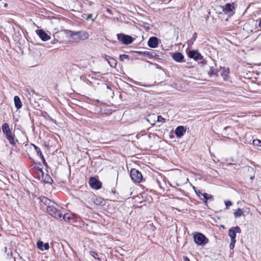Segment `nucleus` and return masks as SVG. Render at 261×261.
Masks as SVG:
<instances>
[{
    "label": "nucleus",
    "mask_w": 261,
    "mask_h": 261,
    "mask_svg": "<svg viewBox=\"0 0 261 261\" xmlns=\"http://www.w3.org/2000/svg\"><path fill=\"white\" fill-rule=\"evenodd\" d=\"M233 9H234V7L233 6V4H226L225 5L224 10L226 12H232Z\"/></svg>",
    "instance_id": "6ab92c4d"
},
{
    "label": "nucleus",
    "mask_w": 261,
    "mask_h": 261,
    "mask_svg": "<svg viewBox=\"0 0 261 261\" xmlns=\"http://www.w3.org/2000/svg\"><path fill=\"white\" fill-rule=\"evenodd\" d=\"M258 25H259V27L261 28V19L259 21Z\"/></svg>",
    "instance_id": "58836bf2"
},
{
    "label": "nucleus",
    "mask_w": 261,
    "mask_h": 261,
    "mask_svg": "<svg viewBox=\"0 0 261 261\" xmlns=\"http://www.w3.org/2000/svg\"><path fill=\"white\" fill-rule=\"evenodd\" d=\"M158 39L156 37H150L148 41V45L151 48H155L158 46Z\"/></svg>",
    "instance_id": "f8f14e48"
},
{
    "label": "nucleus",
    "mask_w": 261,
    "mask_h": 261,
    "mask_svg": "<svg viewBox=\"0 0 261 261\" xmlns=\"http://www.w3.org/2000/svg\"><path fill=\"white\" fill-rule=\"evenodd\" d=\"M195 40H194L193 39H190V40H189L187 42V44L188 45V46L190 47L192 45V44H193Z\"/></svg>",
    "instance_id": "7c9ffc66"
},
{
    "label": "nucleus",
    "mask_w": 261,
    "mask_h": 261,
    "mask_svg": "<svg viewBox=\"0 0 261 261\" xmlns=\"http://www.w3.org/2000/svg\"><path fill=\"white\" fill-rule=\"evenodd\" d=\"M25 92H27L28 93V94L30 95V96H31V92H32V93L33 92V91H29L28 89H27L25 90Z\"/></svg>",
    "instance_id": "e433bc0d"
},
{
    "label": "nucleus",
    "mask_w": 261,
    "mask_h": 261,
    "mask_svg": "<svg viewBox=\"0 0 261 261\" xmlns=\"http://www.w3.org/2000/svg\"><path fill=\"white\" fill-rule=\"evenodd\" d=\"M203 195L205 199L207 200L209 198V195L207 193H205Z\"/></svg>",
    "instance_id": "f704fd0d"
},
{
    "label": "nucleus",
    "mask_w": 261,
    "mask_h": 261,
    "mask_svg": "<svg viewBox=\"0 0 261 261\" xmlns=\"http://www.w3.org/2000/svg\"><path fill=\"white\" fill-rule=\"evenodd\" d=\"M2 129L3 133L6 135L9 143L12 145H16L14 134L11 132L8 123H5L2 125Z\"/></svg>",
    "instance_id": "f257e3e1"
},
{
    "label": "nucleus",
    "mask_w": 261,
    "mask_h": 261,
    "mask_svg": "<svg viewBox=\"0 0 261 261\" xmlns=\"http://www.w3.org/2000/svg\"><path fill=\"white\" fill-rule=\"evenodd\" d=\"M14 102L15 104V108L17 110H19L22 107V103L18 96H15L14 97Z\"/></svg>",
    "instance_id": "dca6fc26"
},
{
    "label": "nucleus",
    "mask_w": 261,
    "mask_h": 261,
    "mask_svg": "<svg viewBox=\"0 0 261 261\" xmlns=\"http://www.w3.org/2000/svg\"><path fill=\"white\" fill-rule=\"evenodd\" d=\"M164 119L161 116H158V121L162 122L164 121Z\"/></svg>",
    "instance_id": "473e14b6"
},
{
    "label": "nucleus",
    "mask_w": 261,
    "mask_h": 261,
    "mask_svg": "<svg viewBox=\"0 0 261 261\" xmlns=\"http://www.w3.org/2000/svg\"><path fill=\"white\" fill-rule=\"evenodd\" d=\"M184 261H190L189 258L187 256H184Z\"/></svg>",
    "instance_id": "4c0bfd02"
},
{
    "label": "nucleus",
    "mask_w": 261,
    "mask_h": 261,
    "mask_svg": "<svg viewBox=\"0 0 261 261\" xmlns=\"http://www.w3.org/2000/svg\"><path fill=\"white\" fill-rule=\"evenodd\" d=\"M236 242V240H231V242L229 245L230 249H233L234 248Z\"/></svg>",
    "instance_id": "cd10ccee"
},
{
    "label": "nucleus",
    "mask_w": 261,
    "mask_h": 261,
    "mask_svg": "<svg viewBox=\"0 0 261 261\" xmlns=\"http://www.w3.org/2000/svg\"><path fill=\"white\" fill-rule=\"evenodd\" d=\"M186 53L189 58L193 59L196 61H199L202 59V56L197 50H190L187 49Z\"/></svg>",
    "instance_id": "0eeeda50"
},
{
    "label": "nucleus",
    "mask_w": 261,
    "mask_h": 261,
    "mask_svg": "<svg viewBox=\"0 0 261 261\" xmlns=\"http://www.w3.org/2000/svg\"><path fill=\"white\" fill-rule=\"evenodd\" d=\"M28 97V99H30L31 97H29L28 95L27 96Z\"/></svg>",
    "instance_id": "ea45409f"
},
{
    "label": "nucleus",
    "mask_w": 261,
    "mask_h": 261,
    "mask_svg": "<svg viewBox=\"0 0 261 261\" xmlns=\"http://www.w3.org/2000/svg\"><path fill=\"white\" fill-rule=\"evenodd\" d=\"M208 74L211 75H217V70L215 69L214 67H210V71L208 72Z\"/></svg>",
    "instance_id": "b1692460"
},
{
    "label": "nucleus",
    "mask_w": 261,
    "mask_h": 261,
    "mask_svg": "<svg viewBox=\"0 0 261 261\" xmlns=\"http://www.w3.org/2000/svg\"><path fill=\"white\" fill-rule=\"evenodd\" d=\"M172 58L174 60L177 62L182 63L184 62V56L180 52H176L173 54Z\"/></svg>",
    "instance_id": "ddd939ff"
},
{
    "label": "nucleus",
    "mask_w": 261,
    "mask_h": 261,
    "mask_svg": "<svg viewBox=\"0 0 261 261\" xmlns=\"http://www.w3.org/2000/svg\"><path fill=\"white\" fill-rule=\"evenodd\" d=\"M130 176L132 180L138 183L141 182L143 179L141 173L135 169H132L130 170Z\"/></svg>",
    "instance_id": "20e7f679"
},
{
    "label": "nucleus",
    "mask_w": 261,
    "mask_h": 261,
    "mask_svg": "<svg viewBox=\"0 0 261 261\" xmlns=\"http://www.w3.org/2000/svg\"><path fill=\"white\" fill-rule=\"evenodd\" d=\"M37 246L38 249L42 251L47 250L49 247L48 243L44 244L42 241H38L37 243Z\"/></svg>",
    "instance_id": "2eb2a0df"
},
{
    "label": "nucleus",
    "mask_w": 261,
    "mask_h": 261,
    "mask_svg": "<svg viewBox=\"0 0 261 261\" xmlns=\"http://www.w3.org/2000/svg\"><path fill=\"white\" fill-rule=\"evenodd\" d=\"M140 54H142L145 56H147L149 58H153L155 57L156 54L154 51H145L143 52H139Z\"/></svg>",
    "instance_id": "a211bd4d"
},
{
    "label": "nucleus",
    "mask_w": 261,
    "mask_h": 261,
    "mask_svg": "<svg viewBox=\"0 0 261 261\" xmlns=\"http://www.w3.org/2000/svg\"><path fill=\"white\" fill-rule=\"evenodd\" d=\"M46 211L50 215L56 218H60L62 217V215L60 211L51 204L47 206Z\"/></svg>",
    "instance_id": "39448f33"
},
{
    "label": "nucleus",
    "mask_w": 261,
    "mask_h": 261,
    "mask_svg": "<svg viewBox=\"0 0 261 261\" xmlns=\"http://www.w3.org/2000/svg\"><path fill=\"white\" fill-rule=\"evenodd\" d=\"M228 73H229L228 70V69L226 70L224 68L223 69L222 72L221 73V75L222 76V77H223V79L224 80H226L228 76Z\"/></svg>",
    "instance_id": "5701e85b"
},
{
    "label": "nucleus",
    "mask_w": 261,
    "mask_h": 261,
    "mask_svg": "<svg viewBox=\"0 0 261 261\" xmlns=\"http://www.w3.org/2000/svg\"><path fill=\"white\" fill-rule=\"evenodd\" d=\"M65 32L66 33H69L70 36L74 39L79 38L81 40H86L89 37V34L85 31L73 32L69 30H66Z\"/></svg>",
    "instance_id": "f03ea898"
},
{
    "label": "nucleus",
    "mask_w": 261,
    "mask_h": 261,
    "mask_svg": "<svg viewBox=\"0 0 261 261\" xmlns=\"http://www.w3.org/2000/svg\"><path fill=\"white\" fill-rule=\"evenodd\" d=\"M41 201L42 202L44 203L45 205L48 206L52 204V202L47 198L45 197H43L41 198Z\"/></svg>",
    "instance_id": "aec40b11"
},
{
    "label": "nucleus",
    "mask_w": 261,
    "mask_h": 261,
    "mask_svg": "<svg viewBox=\"0 0 261 261\" xmlns=\"http://www.w3.org/2000/svg\"><path fill=\"white\" fill-rule=\"evenodd\" d=\"M79 218V216L76 215V214H68V213H67V214H65L64 216H63V219L64 220L66 221V222H68L69 223H72L74 221V219L75 218Z\"/></svg>",
    "instance_id": "9b49d317"
},
{
    "label": "nucleus",
    "mask_w": 261,
    "mask_h": 261,
    "mask_svg": "<svg viewBox=\"0 0 261 261\" xmlns=\"http://www.w3.org/2000/svg\"><path fill=\"white\" fill-rule=\"evenodd\" d=\"M117 38L118 40L124 44H130L134 40V39L131 36L123 34H117Z\"/></svg>",
    "instance_id": "423d86ee"
},
{
    "label": "nucleus",
    "mask_w": 261,
    "mask_h": 261,
    "mask_svg": "<svg viewBox=\"0 0 261 261\" xmlns=\"http://www.w3.org/2000/svg\"><path fill=\"white\" fill-rule=\"evenodd\" d=\"M253 144L254 146L261 147V141L258 139L254 140Z\"/></svg>",
    "instance_id": "a878e982"
},
{
    "label": "nucleus",
    "mask_w": 261,
    "mask_h": 261,
    "mask_svg": "<svg viewBox=\"0 0 261 261\" xmlns=\"http://www.w3.org/2000/svg\"><path fill=\"white\" fill-rule=\"evenodd\" d=\"M241 230L239 226L232 227L228 230V236L231 240H236V233H241Z\"/></svg>",
    "instance_id": "6e6552de"
},
{
    "label": "nucleus",
    "mask_w": 261,
    "mask_h": 261,
    "mask_svg": "<svg viewBox=\"0 0 261 261\" xmlns=\"http://www.w3.org/2000/svg\"><path fill=\"white\" fill-rule=\"evenodd\" d=\"M103 58H105V60H107L108 62V63L109 64V65L112 67V64H111V61H110L111 58L106 55H104L103 56H102Z\"/></svg>",
    "instance_id": "bb28decb"
},
{
    "label": "nucleus",
    "mask_w": 261,
    "mask_h": 261,
    "mask_svg": "<svg viewBox=\"0 0 261 261\" xmlns=\"http://www.w3.org/2000/svg\"><path fill=\"white\" fill-rule=\"evenodd\" d=\"M36 32L40 38L43 41H48L50 39V36L42 29L37 30Z\"/></svg>",
    "instance_id": "9d476101"
},
{
    "label": "nucleus",
    "mask_w": 261,
    "mask_h": 261,
    "mask_svg": "<svg viewBox=\"0 0 261 261\" xmlns=\"http://www.w3.org/2000/svg\"><path fill=\"white\" fill-rule=\"evenodd\" d=\"M110 61H111V64H112V66H113V65H116V63L113 59L111 58Z\"/></svg>",
    "instance_id": "72a5a7b5"
},
{
    "label": "nucleus",
    "mask_w": 261,
    "mask_h": 261,
    "mask_svg": "<svg viewBox=\"0 0 261 261\" xmlns=\"http://www.w3.org/2000/svg\"><path fill=\"white\" fill-rule=\"evenodd\" d=\"M196 38H197V34L196 33H195L193 34V37L192 38V39H193L194 40H195Z\"/></svg>",
    "instance_id": "c9c22d12"
},
{
    "label": "nucleus",
    "mask_w": 261,
    "mask_h": 261,
    "mask_svg": "<svg viewBox=\"0 0 261 261\" xmlns=\"http://www.w3.org/2000/svg\"><path fill=\"white\" fill-rule=\"evenodd\" d=\"M34 146L37 154L43 160V161H45V160L44 159L43 155L40 149L36 145H34Z\"/></svg>",
    "instance_id": "412c9836"
},
{
    "label": "nucleus",
    "mask_w": 261,
    "mask_h": 261,
    "mask_svg": "<svg viewBox=\"0 0 261 261\" xmlns=\"http://www.w3.org/2000/svg\"><path fill=\"white\" fill-rule=\"evenodd\" d=\"M90 254L95 259H98V260H99V258L98 257V254L97 253V252H94V251H90Z\"/></svg>",
    "instance_id": "393cba45"
},
{
    "label": "nucleus",
    "mask_w": 261,
    "mask_h": 261,
    "mask_svg": "<svg viewBox=\"0 0 261 261\" xmlns=\"http://www.w3.org/2000/svg\"><path fill=\"white\" fill-rule=\"evenodd\" d=\"M243 214V212L242 210L238 208L234 212V216L236 218H238L241 217Z\"/></svg>",
    "instance_id": "4be33fe9"
},
{
    "label": "nucleus",
    "mask_w": 261,
    "mask_h": 261,
    "mask_svg": "<svg viewBox=\"0 0 261 261\" xmlns=\"http://www.w3.org/2000/svg\"><path fill=\"white\" fill-rule=\"evenodd\" d=\"M186 132V129L182 126H178L175 130V133L177 137H181Z\"/></svg>",
    "instance_id": "4468645a"
},
{
    "label": "nucleus",
    "mask_w": 261,
    "mask_h": 261,
    "mask_svg": "<svg viewBox=\"0 0 261 261\" xmlns=\"http://www.w3.org/2000/svg\"><path fill=\"white\" fill-rule=\"evenodd\" d=\"M93 15L92 14H89L87 16V17L85 18V19L88 20L89 19H91L92 22L94 21L95 19L92 18Z\"/></svg>",
    "instance_id": "c85d7f7f"
},
{
    "label": "nucleus",
    "mask_w": 261,
    "mask_h": 261,
    "mask_svg": "<svg viewBox=\"0 0 261 261\" xmlns=\"http://www.w3.org/2000/svg\"><path fill=\"white\" fill-rule=\"evenodd\" d=\"M194 242L198 245H204L208 242V240L205 237L204 235L201 233H197L194 236Z\"/></svg>",
    "instance_id": "7ed1b4c3"
},
{
    "label": "nucleus",
    "mask_w": 261,
    "mask_h": 261,
    "mask_svg": "<svg viewBox=\"0 0 261 261\" xmlns=\"http://www.w3.org/2000/svg\"><path fill=\"white\" fill-rule=\"evenodd\" d=\"M89 184L91 187L95 189H99L101 187V183L95 177H91Z\"/></svg>",
    "instance_id": "1a4fd4ad"
},
{
    "label": "nucleus",
    "mask_w": 261,
    "mask_h": 261,
    "mask_svg": "<svg viewBox=\"0 0 261 261\" xmlns=\"http://www.w3.org/2000/svg\"><path fill=\"white\" fill-rule=\"evenodd\" d=\"M94 203L97 205H102L105 204L103 199L100 197H96L93 199Z\"/></svg>",
    "instance_id": "f3484780"
},
{
    "label": "nucleus",
    "mask_w": 261,
    "mask_h": 261,
    "mask_svg": "<svg viewBox=\"0 0 261 261\" xmlns=\"http://www.w3.org/2000/svg\"><path fill=\"white\" fill-rule=\"evenodd\" d=\"M128 57V55H121L119 57L120 60L123 61L124 59H127Z\"/></svg>",
    "instance_id": "c756f323"
},
{
    "label": "nucleus",
    "mask_w": 261,
    "mask_h": 261,
    "mask_svg": "<svg viewBox=\"0 0 261 261\" xmlns=\"http://www.w3.org/2000/svg\"><path fill=\"white\" fill-rule=\"evenodd\" d=\"M232 204V202L229 200L225 202V204L227 207L231 205Z\"/></svg>",
    "instance_id": "2f4dec72"
}]
</instances>
